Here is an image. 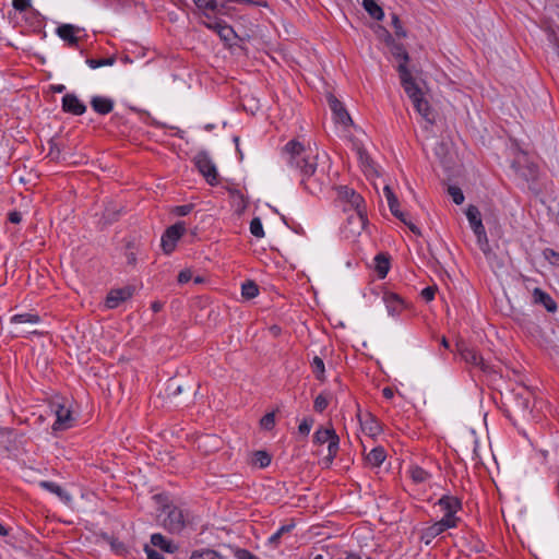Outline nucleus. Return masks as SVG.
I'll list each match as a JSON object with an SVG mask.
<instances>
[{
    "instance_id": "obj_1",
    "label": "nucleus",
    "mask_w": 559,
    "mask_h": 559,
    "mask_svg": "<svg viewBox=\"0 0 559 559\" xmlns=\"http://www.w3.org/2000/svg\"><path fill=\"white\" fill-rule=\"evenodd\" d=\"M284 153L287 155L288 165L299 171L304 188L311 194L321 192L329 178L323 169H318V154L307 150L296 140L284 146Z\"/></svg>"
},
{
    "instance_id": "obj_2",
    "label": "nucleus",
    "mask_w": 559,
    "mask_h": 559,
    "mask_svg": "<svg viewBox=\"0 0 559 559\" xmlns=\"http://www.w3.org/2000/svg\"><path fill=\"white\" fill-rule=\"evenodd\" d=\"M391 53L395 59L400 60L397 72L401 85L412 100L416 111L430 124L435 123V112L429 105L425 93L407 67V62L409 60L408 52L402 44L393 43L391 46Z\"/></svg>"
},
{
    "instance_id": "obj_3",
    "label": "nucleus",
    "mask_w": 559,
    "mask_h": 559,
    "mask_svg": "<svg viewBox=\"0 0 559 559\" xmlns=\"http://www.w3.org/2000/svg\"><path fill=\"white\" fill-rule=\"evenodd\" d=\"M450 447L455 454L469 451H472L473 454H479L481 451L478 439L473 430H463L453 433L450 438Z\"/></svg>"
},
{
    "instance_id": "obj_4",
    "label": "nucleus",
    "mask_w": 559,
    "mask_h": 559,
    "mask_svg": "<svg viewBox=\"0 0 559 559\" xmlns=\"http://www.w3.org/2000/svg\"><path fill=\"white\" fill-rule=\"evenodd\" d=\"M40 321V317L36 313H21L14 314L10 319V323L12 329L10 333L13 337L24 336L25 334H38L36 330H32L28 325L25 324H37Z\"/></svg>"
},
{
    "instance_id": "obj_5",
    "label": "nucleus",
    "mask_w": 559,
    "mask_h": 559,
    "mask_svg": "<svg viewBox=\"0 0 559 559\" xmlns=\"http://www.w3.org/2000/svg\"><path fill=\"white\" fill-rule=\"evenodd\" d=\"M511 167L526 181H535L538 177V166L532 162L523 151H519L511 164Z\"/></svg>"
},
{
    "instance_id": "obj_6",
    "label": "nucleus",
    "mask_w": 559,
    "mask_h": 559,
    "mask_svg": "<svg viewBox=\"0 0 559 559\" xmlns=\"http://www.w3.org/2000/svg\"><path fill=\"white\" fill-rule=\"evenodd\" d=\"M194 165L209 185L216 186L218 183V173L216 166L206 152H199L194 156Z\"/></svg>"
},
{
    "instance_id": "obj_7",
    "label": "nucleus",
    "mask_w": 559,
    "mask_h": 559,
    "mask_svg": "<svg viewBox=\"0 0 559 559\" xmlns=\"http://www.w3.org/2000/svg\"><path fill=\"white\" fill-rule=\"evenodd\" d=\"M164 511H167V515L163 520L164 527L170 533L181 532L186 526L183 511L176 506H165Z\"/></svg>"
},
{
    "instance_id": "obj_8",
    "label": "nucleus",
    "mask_w": 559,
    "mask_h": 559,
    "mask_svg": "<svg viewBox=\"0 0 559 559\" xmlns=\"http://www.w3.org/2000/svg\"><path fill=\"white\" fill-rule=\"evenodd\" d=\"M186 231V225L183 222H178L169 226L164 235L162 236V248L166 254L174 251L177 241Z\"/></svg>"
},
{
    "instance_id": "obj_9",
    "label": "nucleus",
    "mask_w": 559,
    "mask_h": 559,
    "mask_svg": "<svg viewBox=\"0 0 559 559\" xmlns=\"http://www.w3.org/2000/svg\"><path fill=\"white\" fill-rule=\"evenodd\" d=\"M313 438L318 444L328 443L329 454H335L338 451L340 439L333 428H320Z\"/></svg>"
},
{
    "instance_id": "obj_10",
    "label": "nucleus",
    "mask_w": 559,
    "mask_h": 559,
    "mask_svg": "<svg viewBox=\"0 0 559 559\" xmlns=\"http://www.w3.org/2000/svg\"><path fill=\"white\" fill-rule=\"evenodd\" d=\"M134 290V286L111 289L106 297V307L109 309L117 308L121 302L130 299L133 296Z\"/></svg>"
},
{
    "instance_id": "obj_11",
    "label": "nucleus",
    "mask_w": 559,
    "mask_h": 559,
    "mask_svg": "<svg viewBox=\"0 0 559 559\" xmlns=\"http://www.w3.org/2000/svg\"><path fill=\"white\" fill-rule=\"evenodd\" d=\"M367 213L366 209L353 210V213L347 217V229L353 236L359 235L367 225Z\"/></svg>"
},
{
    "instance_id": "obj_12",
    "label": "nucleus",
    "mask_w": 559,
    "mask_h": 559,
    "mask_svg": "<svg viewBox=\"0 0 559 559\" xmlns=\"http://www.w3.org/2000/svg\"><path fill=\"white\" fill-rule=\"evenodd\" d=\"M337 197L342 201L348 203L349 209L352 210H359V209H366L365 201L360 194H358L355 190L346 187V186H340L337 187Z\"/></svg>"
},
{
    "instance_id": "obj_13",
    "label": "nucleus",
    "mask_w": 559,
    "mask_h": 559,
    "mask_svg": "<svg viewBox=\"0 0 559 559\" xmlns=\"http://www.w3.org/2000/svg\"><path fill=\"white\" fill-rule=\"evenodd\" d=\"M328 103L330 106V109L332 110L334 115V119L336 122L342 123L343 126H350L353 124V120L342 104L333 94L328 95Z\"/></svg>"
},
{
    "instance_id": "obj_14",
    "label": "nucleus",
    "mask_w": 559,
    "mask_h": 559,
    "mask_svg": "<svg viewBox=\"0 0 559 559\" xmlns=\"http://www.w3.org/2000/svg\"><path fill=\"white\" fill-rule=\"evenodd\" d=\"M52 409L57 417L52 425L53 430H64L72 426L74 419L71 415V411L68 407L61 404H55Z\"/></svg>"
},
{
    "instance_id": "obj_15",
    "label": "nucleus",
    "mask_w": 559,
    "mask_h": 559,
    "mask_svg": "<svg viewBox=\"0 0 559 559\" xmlns=\"http://www.w3.org/2000/svg\"><path fill=\"white\" fill-rule=\"evenodd\" d=\"M62 110L75 116H81L86 111V106L75 94L69 93L62 97Z\"/></svg>"
},
{
    "instance_id": "obj_16",
    "label": "nucleus",
    "mask_w": 559,
    "mask_h": 559,
    "mask_svg": "<svg viewBox=\"0 0 559 559\" xmlns=\"http://www.w3.org/2000/svg\"><path fill=\"white\" fill-rule=\"evenodd\" d=\"M511 408L508 411V416L511 417V413L515 416H525L530 411V399L528 393L523 395L522 393L515 394L511 403Z\"/></svg>"
},
{
    "instance_id": "obj_17",
    "label": "nucleus",
    "mask_w": 559,
    "mask_h": 559,
    "mask_svg": "<svg viewBox=\"0 0 559 559\" xmlns=\"http://www.w3.org/2000/svg\"><path fill=\"white\" fill-rule=\"evenodd\" d=\"M361 430L368 436V437H376L381 432V426L378 421V419L372 416L369 413H366L365 415H358Z\"/></svg>"
},
{
    "instance_id": "obj_18",
    "label": "nucleus",
    "mask_w": 559,
    "mask_h": 559,
    "mask_svg": "<svg viewBox=\"0 0 559 559\" xmlns=\"http://www.w3.org/2000/svg\"><path fill=\"white\" fill-rule=\"evenodd\" d=\"M532 299L534 304L542 305L548 312L557 311V302L548 293L538 287L534 288Z\"/></svg>"
},
{
    "instance_id": "obj_19",
    "label": "nucleus",
    "mask_w": 559,
    "mask_h": 559,
    "mask_svg": "<svg viewBox=\"0 0 559 559\" xmlns=\"http://www.w3.org/2000/svg\"><path fill=\"white\" fill-rule=\"evenodd\" d=\"M460 353L465 362L479 367L483 371L489 370V366L486 364L481 355L474 348L464 347Z\"/></svg>"
},
{
    "instance_id": "obj_20",
    "label": "nucleus",
    "mask_w": 559,
    "mask_h": 559,
    "mask_svg": "<svg viewBox=\"0 0 559 559\" xmlns=\"http://www.w3.org/2000/svg\"><path fill=\"white\" fill-rule=\"evenodd\" d=\"M205 26L209 29L215 31L218 34V36L225 41H229L236 36L233 27L227 25L222 20H215L214 22H205Z\"/></svg>"
},
{
    "instance_id": "obj_21",
    "label": "nucleus",
    "mask_w": 559,
    "mask_h": 559,
    "mask_svg": "<svg viewBox=\"0 0 559 559\" xmlns=\"http://www.w3.org/2000/svg\"><path fill=\"white\" fill-rule=\"evenodd\" d=\"M39 487L56 495L60 501H62L64 504H70L72 502L71 495L64 490L61 486L53 481L49 480H41L39 481Z\"/></svg>"
},
{
    "instance_id": "obj_22",
    "label": "nucleus",
    "mask_w": 559,
    "mask_h": 559,
    "mask_svg": "<svg viewBox=\"0 0 559 559\" xmlns=\"http://www.w3.org/2000/svg\"><path fill=\"white\" fill-rule=\"evenodd\" d=\"M80 28L72 24H62L57 28L58 36L68 43L71 47H76L79 43V38L75 36V33L79 32Z\"/></svg>"
},
{
    "instance_id": "obj_23",
    "label": "nucleus",
    "mask_w": 559,
    "mask_h": 559,
    "mask_svg": "<svg viewBox=\"0 0 559 559\" xmlns=\"http://www.w3.org/2000/svg\"><path fill=\"white\" fill-rule=\"evenodd\" d=\"M91 106L99 115H107L114 109V100L104 96H94L91 99Z\"/></svg>"
},
{
    "instance_id": "obj_24",
    "label": "nucleus",
    "mask_w": 559,
    "mask_h": 559,
    "mask_svg": "<svg viewBox=\"0 0 559 559\" xmlns=\"http://www.w3.org/2000/svg\"><path fill=\"white\" fill-rule=\"evenodd\" d=\"M466 217L474 233L485 229L483 225L481 215L477 206L471 204L465 211Z\"/></svg>"
},
{
    "instance_id": "obj_25",
    "label": "nucleus",
    "mask_w": 559,
    "mask_h": 559,
    "mask_svg": "<svg viewBox=\"0 0 559 559\" xmlns=\"http://www.w3.org/2000/svg\"><path fill=\"white\" fill-rule=\"evenodd\" d=\"M437 504L441 508L442 511H444V513L457 512L459 510L462 509L461 500L456 497L449 495L442 496L438 500Z\"/></svg>"
},
{
    "instance_id": "obj_26",
    "label": "nucleus",
    "mask_w": 559,
    "mask_h": 559,
    "mask_svg": "<svg viewBox=\"0 0 559 559\" xmlns=\"http://www.w3.org/2000/svg\"><path fill=\"white\" fill-rule=\"evenodd\" d=\"M151 544L154 547H158L159 549L174 554L177 550V546L174 545L170 540L166 539L162 534L155 533L151 536Z\"/></svg>"
},
{
    "instance_id": "obj_27",
    "label": "nucleus",
    "mask_w": 559,
    "mask_h": 559,
    "mask_svg": "<svg viewBox=\"0 0 559 559\" xmlns=\"http://www.w3.org/2000/svg\"><path fill=\"white\" fill-rule=\"evenodd\" d=\"M445 530L441 526V524L437 521L432 525L426 527L420 536V539L429 545L437 536L442 534Z\"/></svg>"
},
{
    "instance_id": "obj_28",
    "label": "nucleus",
    "mask_w": 559,
    "mask_h": 559,
    "mask_svg": "<svg viewBox=\"0 0 559 559\" xmlns=\"http://www.w3.org/2000/svg\"><path fill=\"white\" fill-rule=\"evenodd\" d=\"M374 269L380 278H384L390 269V259L389 255L384 253H379L374 257Z\"/></svg>"
},
{
    "instance_id": "obj_29",
    "label": "nucleus",
    "mask_w": 559,
    "mask_h": 559,
    "mask_svg": "<svg viewBox=\"0 0 559 559\" xmlns=\"http://www.w3.org/2000/svg\"><path fill=\"white\" fill-rule=\"evenodd\" d=\"M474 234L477 238V245H478L479 249L485 254V257L489 260L491 258V255H493V252L490 248L486 229H481Z\"/></svg>"
},
{
    "instance_id": "obj_30",
    "label": "nucleus",
    "mask_w": 559,
    "mask_h": 559,
    "mask_svg": "<svg viewBox=\"0 0 559 559\" xmlns=\"http://www.w3.org/2000/svg\"><path fill=\"white\" fill-rule=\"evenodd\" d=\"M362 7L368 14L374 20H382L384 16L383 10L373 0H362Z\"/></svg>"
},
{
    "instance_id": "obj_31",
    "label": "nucleus",
    "mask_w": 559,
    "mask_h": 559,
    "mask_svg": "<svg viewBox=\"0 0 559 559\" xmlns=\"http://www.w3.org/2000/svg\"><path fill=\"white\" fill-rule=\"evenodd\" d=\"M199 11L210 10L211 12H222L224 4L218 5L216 0H192Z\"/></svg>"
},
{
    "instance_id": "obj_32",
    "label": "nucleus",
    "mask_w": 559,
    "mask_h": 559,
    "mask_svg": "<svg viewBox=\"0 0 559 559\" xmlns=\"http://www.w3.org/2000/svg\"><path fill=\"white\" fill-rule=\"evenodd\" d=\"M362 467L380 468L386 456H358Z\"/></svg>"
},
{
    "instance_id": "obj_33",
    "label": "nucleus",
    "mask_w": 559,
    "mask_h": 559,
    "mask_svg": "<svg viewBox=\"0 0 559 559\" xmlns=\"http://www.w3.org/2000/svg\"><path fill=\"white\" fill-rule=\"evenodd\" d=\"M409 476L416 484L425 483L430 478V474L418 465H414L409 468Z\"/></svg>"
},
{
    "instance_id": "obj_34",
    "label": "nucleus",
    "mask_w": 559,
    "mask_h": 559,
    "mask_svg": "<svg viewBox=\"0 0 559 559\" xmlns=\"http://www.w3.org/2000/svg\"><path fill=\"white\" fill-rule=\"evenodd\" d=\"M272 462V456H248L247 465L251 468H265Z\"/></svg>"
},
{
    "instance_id": "obj_35",
    "label": "nucleus",
    "mask_w": 559,
    "mask_h": 559,
    "mask_svg": "<svg viewBox=\"0 0 559 559\" xmlns=\"http://www.w3.org/2000/svg\"><path fill=\"white\" fill-rule=\"evenodd\" d=\"M139 253V247L134 241H128L126 245L124 255L127 263L134 266L136 264V254Z\"/></svg>"
},
{
    "instance_id": "obj_36",
    "label": "nucleus",
    "mask_w": 559,
    "mask_h": 559,
    "mask_svg": "<svg viewBox=\"0 0 559 559\" xmlns=\"http://www.w3.org/2000/svg\"><path fill=\"white\" fill-rule=\"evenodd\" d=\"M384 301L386 302L388 310L391 314L399 311L401 307V299L395 294H385L384 295Z\"/></svg>"
},
{
    "instance_id": "obj_37",
    "label": "nucleus",
    "mask_w": 559,
    "mask_h": 559,
    "mask_svg": "<svg viewBox=\"0 0 559 559\" xmlns=\"http://www.w3.org/2000/svg\"><path fill=\"white\" fill-rule=\"evenodd\" d=\"M295 527V523L290 522L288 524L282 525L270 538L269 543L273 545H277L280 542V538L286 534L289 533Z\"/></svg>"
},
{
    "instance_id": "obj_38",
    "label": "nucleus",
    "mask_w": 559,
    "mask_h": 559,
    "mask_svg": "<svg viewBox=\"0 0 559 559\" xmlns=\"http://www.w3.org/2000/svg\"><path fill=\"white\" fill-rule=\"evenodd\" d=\"M311 368H312V372L314 373L316 378L318 380L322 381L324 379V371H325L323 360L320 357L314 356V358L311 362Z\"/></svg>"
},
{
    "instance_id": "obj_39",
    "label": "nucleus",
    "mask_w": 559,
    "mask_h": 559,
    "mask_svg": "<svg viewBox=\"0 0 559 559\" xmlns=\"http://www.w3.org/2000/svg\"><path fill=\"white\" fill-rule=\"evenodd\" d=\"M241 293H242L243 297L251 299V298H254L259 294V288L254 282L248 281L242 284Z\"/></svg>"
},
{
    "instance_id": "obj_40",
    "label": "nucleus",
    "mask_w": 559,
    "mask_h": 559,
    "mask_svg": "<svg viewBox=\"0 0 559 559\" xmlns=\"http://www.w3.org/2000/svg\"><path fill=\"white\" fill-rule=\"evenodd\" d=\"M455 514L456 512L444 513V516L438 521L445 531L448 528L456 527L460 519L456 518Z\"/></svg>"
},
{
    "instance_id": "obj_41",
    "label": "nucleus",
    "mask_w": 559,
    "mask_h": 559,
    "mask_svg": "<svg viewBox=\"0 0 559 559\" xmlns=\"http://www.w3.org/2000/svg\"><path fill=\"white\" fill-rule=\"evenodd\" d=\"M115 62H116V58L114 56H111L109 58H102V59H93V58L86 59V63L92 69H97V68L104 67V66H112Z\"/></svg>"
},
{
    "instance_id": "obj_42",
    "label": "nucleus",
    "mask_w": 559,
    "mask_h": 559,
    "mask_svg": "<svg viewBox=\"0 0 559 559\" xmlns=\"http://www.w3.org/2000/svg\"><path fill=\"white\" fill-rule=\"evenodd\" d=\"M250 233L257 237V238H262L264 237V229H263V225H262V222L259 217H254L251 222H250Z\"/></svg>"
},
{
    "instance_id": "obj_43",
    "label": "nucleus",
    "mask_w": 559,
    "mask_h": 559,
    "mask_svg": "<svg viewBox=\"0 0 559 559\" xmlns=\"http://www.w3.org/2000/svg\"><path fill=\"white\" fill-rule=\"evenodd\" d=\"M260 426L264 430H267V431L272 430L275 426V413L271 412V413L265 414L260 419Z\"/></svg>"
},
{
    "instance_id": "obj_44",
    "label": "nucleus",
    "mask_w": 559,
    "mask_h": 559,
    "mask_svg": "<svg viewBox=\"0 0 559 559\" xmlns=\"http://www.w3.org/2000/svg\"><path fill=\"white\" fill-rule=\"evenodd\" d=\"M396 218H399L401 222H403L405 225L408 226V228L416 235H420L419 228L414 225L412 222L407 221L406 214L402 212L400 209H397V212L392 213Z\"/></svg>"
},
{
    "instance_id": "obj_45",
    "label": "nucleus",
    "mask_w": 559,
    "mask_h": 559,
    "mask_svg": "<svg viewBox=\"0 0 559 559\" xmlns=\"http://www.w3.org/2000/svg\"><path fill=\"white\" fill-rule=\"evenodd\" d=\"M448 193L451 195V198L455 204L459 205L464 202V194H463L461 188H459L456 186H450L448 188Z\"/></svg>"
},
{
    "instance_id": "obj_46",
    "label": "nucleus",
    "mask_w": 559,
    "mask_h": 559,
    "mask_svg": "<svg viewBox=\"0 0 559 559\" xmlns=\"http://www.w3.org/2000/svg\"><path fill=\"white\" fill-rule=\"evenodd\" d=\"M391 25L394 29V33L397 37H405L406 36V32L405 29L403 28L402 26V23L399 19V16L396 14H392L391 16Z\"/></svg>"
},
{
    "instance_id": "obj_47",
    "label": "nucleus",
    "mask_w": 559,
    "mask_h": 559,
    "mask_svg": "<svg viewBox=\"0 0 559 559\" xmlns=\"http://www.w3.org/2000/svg\"><path fill=\"white\" fill-rule=\"evenodd\" d=\"M329 405V400L324 394H319L314 400V409L322 413Z\"/></svg>"
},
{
    "instance_id": "obj_48",
    "label": "nucleus",
    "mask_w": 559,
    "mask_h": 559,
    "mask_svg": "<svg viewBox=\"0 0 559 559\" xmlns=\"http://www.w3.org/2000/svg\"><path fill=\"white\" fill-rule=\"evenodd\" d=\"M313 423H314L313 418H311V417H307V418H305V419L300 423V425H299V427H298V431H299V433H300L301 436H308V435H309V432H310V430H311V427H312Z\"/></svg>"
},
{
    "instance_id": "obj_49",
    "label": "nucleus",
    "mask_w": 559,
    "mask_h": 559,
    "mask_svg": "<svg viewBox=\"0 0 559 559\" xmlns=\"http://www.w3.org/2000/svg\"><path fill=\"white\" fill-rule=\"evenodd\" d=\"M546 260H548L552 265L559 266V253L554 249L546 248L543 252Z\"/></svg>"
},
{
    "instance_id": "obj_50",
    "label": "nucleus",
    "mask_w": 559,
    "mask_h": 559,
    "mask_svg": "<svg viewBox=\"0 0 559 559\" xmlns=\"http://www.w3.org/2000/svg\"><path fill=\"white\" fill-rule=\"evenodd\" d=\"M219 12H211L210 10H203V11H200V15H201V23L205 26V22H214L215 20H219L217 17V14Z\"/></svg>"
},
{
    "instance_id": "obj_51",
    "label": "nucleus",
    "mask_w": 559,
    "mask_h": 559,
    "mask_svg": "<svg viewBox=\"0 0 559 559\" xmlns=\"http://www.w3.org/2000/svg\"><path fill=\"white\" fill-rule=\"evenodd\" d=\"M13 8L19 12H25L32 7L31 0H12Z\"/></svg>"
},
{
    "instance_id": "obj_52",
    "label": "nucleus",
    "mask_w": 559,
    "mask_h": 559,
    "mask_svg": "<svg viewBox=\"0 0 559 559\" xmlns=\"http://www.w3.org/2000/svg\"><path fill=\"white\" fill-rule=\"evenodd\" d=\"M193 209L192 204H185V205H178L176 206L173 212L178 216H186L188 215Z\"/></svg>"
},
{
    "instance_id": "obj_53",
    "label": "nucleus",
    "mask_w": 559,
    "mask_h": 559,
    "mask_svg": "<svg viewBox=\"0 0 559 559\" xmlns=\"http://www.w3.org/2000/svg\"><path fill=\"white\" fill-rule=\"evenodd\" d=\"M487 457H488V462H483V461L477 460V459H480V456H473V459L475 460V464L480 463L488 472H490V464H495L496 467L498 468L497 456H487Z\"/></svg>"
},
{
    "instance_id": "obj_54",
    "label": "nucleus",
    "mask_w": 559,
    "mask_h": 559,
    "mask_svg": "<svg viewBox=\"0 0 559 559\" xmlns=\"http://www.w3.org/2000/svg\"><path fill=\"white\" fill-rule=\"evenodd\" d=\"M437 288L433 286H428L421 290V296L425 300L430 301L435 298Z\"/></svg>"
},
{
    "instance_id": "obj_55",
    "label": "nucleus",
    "mask_w": 559,
    "mask_h": 559,
    "mask_svg": "<svg viewBox=\"0 0 559 559\" xmlns=\"http://www.w3.org/2000/svg\"><path fill=\"white\" fill-rule=\"evenodd\" d=\"M350 463L354 464L355 460L352 459L350 456H341L340 461L335 463V466H337L340 469H347Z\"/></svg>"
},
{
    "instance_id": "obj_56",
    "label": "nucleus",
    "mask_w": 559,
    "mask_h": 559,
    "mask_svg": "<svg viewBox=\"0 0 559 559\" xmlns=\"http://www.w3.org/2000/svg\"><path fill=\"white\" fill-rule=\"evenodd\" d=\"M144 550L147 555V559H165L160 552L150 547L148 545H145Z\"/></svg>"
},
{
    "instance_id": "obj_57",
    "label": "nucleus",
    "mask_w": 559,
    "mask_h": 559,
    "mask_svg": "<svg viewBox=\"0 0 559 559\" xmlns=\"http://www.w3.org/2000/svg\"><path fill=\"white\" fill-rule=\"evenodd\" d=\"M336 456H323L321 460H319L318 464L321 466V468H330L334 464V459Z\"/></svg>"
},
{
    "instance_id": "obj_58",
    "label": "nucleus",
    "mask_w": 559,
    "mask_h": 559,
    "mask_svg": "<svg viewBox=\"0 0 559 559\" xmlns=\"http://www.w3.org/2000/svg\"><path fill=\"white\" fill-rule=\"evenodd\" d=\"M237 558L238 559H259L255 555H253L252 552H250L247 549H239L237 551Z\"/></svg>"
},
{
    "instance_id": "obj_59",
    "label": "nucleus",
    "mask_w": 559,
    "mask_h": 559,
    "mask_svg": "<svg viewBox=\"0 0 559 559\" xmlns=\"http://www.w3.org/2000/svg\"><path fill=\"white\" fill-rule=\"evenodd\" d=\"M191 280V273L187 270L185 271H181L179 274H178V282L180 284H186L188 283L189 281Z\"/></svg>"
},
{
    "instance_id": "obj_60",
    "label": "nucleus",
    "mask_w": 559,
    "mask_h": 559,
    "mask_svg": "<svg viewBox=\"0 0 559 559\" xmlns=\"http://www.w3.org/2000/svg\"><path fill=\"white\" fill-rule=\"evenodd\" d=\"M386 201H388L391 213H393L394 211L397 212V209H400L397 198L394 195L392 198H389Z\"/></svg>"
},
{
    "instance_id": "obj_61",
    "label": "nucleus",
    "mask_w": 559,
    "mask_h": 559,
    "mask_svg": "<svg viewBox=\"0 0 559 559\" xmlns=\"http://www.w3.org/2000/svg\"><path fill=\"white\" fill-rule=\"evenodd\" d=\"M9 221L13 224H19L22 221L21 213L16 211L9 213Z\"/></svg>"
},
{
    "instance_id": "obj_62",
    "label": "nucleus",
    "mask_w": 559,
    "mask_h": 559,
    "mask_svg": "<svg viewBox=\"0 0 559 559\" xmlns=\"http://www.w3.org/2000/svg\"><path fill=\"white\" fill-rule=\"evenodd\" d=\"M386 451L383 447H374L370 450V453L369 454H385Z\"/></svg>"
},
{
    "instance_id": "obj_63",
    "label": "nucleus",
    "mask_w": 559,
    "mask_h": 559,
    "mask_svg": "<svg viewBox=\"0 0 559 559\" xmlns=\"http://www.w3.org/2000/svg\"><path fill=\"white\" fill-rule=\"evenodd\" d=\"M50 90L53 92V93H63L64 90H66V86L62 85V84H57V85H51L50 86Z\"/></svg>"
},
{
    "instance_id": "obj_64",
    "label": "nucleus",
    "mask_w": 559,
    "mask_h": 559,
    "mask_svg": "<svg viewBox=\"0 0 559 559\" xmlns=\"http://www.w3.org/2000/svg\"><path fill=\"white\" fill-rule=\"evenodd\" d=\"M382 394H383V396H384L385 399H392V397H393V395H394V392H393V390H392L391 388H384V389L382 390Z\"/></svg>"
}]
</instances>
